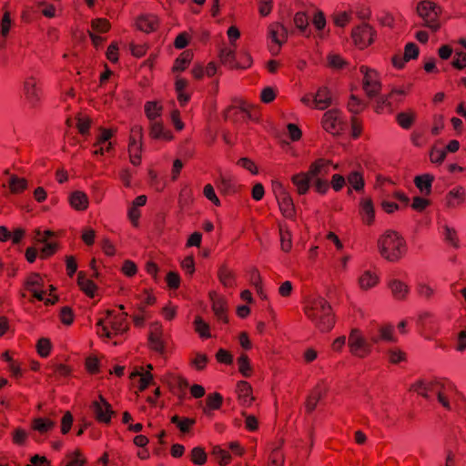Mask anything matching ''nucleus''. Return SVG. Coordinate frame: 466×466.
<instances>
[{
    "instance_id": "obj_1",
    "label": "nucleus",
    "mask_w": 466,
    "mask_h": 466,
    "mask_svg": "<svg viewBox=\"0 0 466 466\" xmlns=\"http://www.w3.org/2000/svg\"><path fill=\"white\" fill-rule=\"evenodd\" d=\"M417 391L426 399L436 398L439 405L448 411L458 410L464 401L463 395L457 387L445 379L421 381Z\"/></svg>"
},
{
    "instance_id": "obj_2",
    "label": "nucleus",
    "mask_w": 466,
    "mask_h": 466,
    "mask_svg": "<svg viewBox=\"0 0 466 466\" xmlns=\"http://www.w3.org/2000/svg\"><path fill=\"white\" fill-rule=\"evenodd\" d=\"M305 317L321 332L330 331L335 325V317L330 303L323 297H307L302 307Z\"/></svg>"
},
{
    "instance_id": "obj_3",
    "label": "nucleus",
    "mask_w": 466,
    "mask_h": 466,
    "mask_svg": "<svg viewBox=\"0 0 466 466\" xmlns=\"http://www.w3.org/2000/svg\"><path fill=\"white\" fill-rule=\"evenodd\" d=\"M377 246L380 256L390 262H398L408 251L404 238L399 232L390 229L379 237Z\"/></svg>"
},
{
    "instance_id": "obj_4",
    "label": "nucleus",
    "mask_w": 466,
    "mask_h": 466,
    "mask_svg": "<svg viewBox=\"0 0 466 466\" xmlns=\"http://www.w3.org/2000/svg\"><path fill=\"white\" fill-rule=\"evenodd\" d=\"M127 316V314L125 312L114 309L106 310L104 316L99 318L96 322V334L100 338L106 339L123 335L129 329Z\"/></svg>"
},
{
    "instance_id": "obj_5",
    "label": "nucleus",
    "mask_w": 466,
    "mask_h": 466,
    "mask_svg": "<svg viewBox=\"0 0 466 466\" xmlns=\"http://www.w3.org/2000/svg\"><path fill=\"white\" fill-rule=\"evenodd\" d=\"M24 286L34 299L44 301L46 305H54L57 301V296L54 294L55 287L46 283L44 278L38 273L29 274Z\"/></svg>"
},
{
    "instance_id": "obj_6",
    "label": "nucleus",
    "mask_w": 466,
    "mask_h": 466,
    "mask_svg": "<svg viewBox=\"0 0 466 466\" xmlns=\"http://www.w3.org/2000/svg\"><path fill=\"white\" fill-rule=\"evenodd\" d=\"M377 341V338L369 339L360 329L354 328L350 330L348 338L350 353L356 358H367L372 351V343Z\"/></svg>"
},
{
    "instance_id": "obj_7",
    "label": "nucleus",
    "mask_w": 466,
    "mask_h": 466,
    "mask_svg": "<svg viewBox=\"0 0 466 466\" xmlns=\"http://www.w3.org/2000/svg\"><path fill=\"white\" fill-rule=\"evenodd\" d=\"M416 11L426 27L433 32L440 29L441 7L439 5L431 0H422L418 3Z\"/></svg>"
},
{
    "instance_id": "obj_8",
    "label": "nucleus",
    "mask_w": 466,
    "mask_h": 466,
    "mask_svg": "<svg viewBox=\"0 0 466 466\" xmlns=\"http://www.w3.org/2000/svg\"><path fill=\"white\" fill-rule=\"evenodd\" d=\"M23 97L29 107H36L43 97L40 81L34 76H27L23 84Z\"/></svg>"
},
{
    "instance_id": "obj_9",
    "label": "nucleus",
    "mask_w": 466,
    "mask_h": 466,
    "mask_svg": "<svg viewBox=\"0 0 466 466\" xmlns=\"http://www.w3.org/2000/svg\"><path fill=\"white\" fill-rule=\"evenodd\" d=\"M272 191L282 214L286 218H292L295 214V207L293 199L284 185L279 181H273Z\"/></svg>"
},
{
    "instance_id": "obj_10",
    "label": "nucleus",
    "mask_w": 466,
    "mask_h": 466,
    "mask_svg": "<svg viewBox=\"0 0 466 466\" xmlns=\"http://www.w3.org/2000/svg\"><path fill=\"white\" fill-rule=\"evenodd\" d=\"M360 72L363 76L362 88L369 97L378 96L381 90V82L380 74L373 68L367 66H361Z\"/></svg>"
},
{
    "instance_id": "obj_11",
    "label": "nucleus",
    "mask_w": 466,
    "mask_h": 466,
    "mask_svg": "<svg viewBox=\"0 0 466 466\" xmlns=\"http://www.w3.org/2000/svg\"><path fill=\"white\" fill-rule=\"evenodd\" d=\"M143 127L140 125H134L130 130L128 143V154L131 164L138 166L141 163V153L143 147Z\"/></svg>"
},
{
    "instance_id": "obj_12",
    "label": "nucleus",
    "mask_w": 466,
    "mask_h": 466,
    "mask_svg": "<svg viewBox=\"0 0 466 466\" xmlns=\"http://www.w3.org/2000/svg\"><path fill=\"white\" fill-rule=\"evenodd\" d=\"M115 135V131L107 128H100L93 144L92 154L94 156H103L113 150V143L111 138Z\"/></svg>"
},
{
    "instance_id": "obj_13",
    "label": "nucleus",
    "mask_w": 466,
    "mask_h": 466,
    "mask_svg": "<svg viewBox=\"0 0 466 466\" xmlns=\"http://www.w3.org/2000/svg\"><path fill=\"white\" fill-rule=\"evenodd\" d=\"M321 123L323 128L332 135L340 134L345 126L341 112L336 109L327 111Z\"/></svg>"
},
{
    "instance_id": "obj_14",
    "label": "nucleus",
    "mask_w": 466,
    "mask_h": 466,
    "mask_svg": "<svg viewBox=\"0 0 466 466\" xmlns=\"http://www.w3.org/2000/svg\"><path fill=\"white\" fill-rule=\"evenodd\" d=\"M374 32L368 24H361L352 29L351 37L356 46L364 49L373 42Z\"/></svg>"
},
{
    "instance_id": "obj_15",
    "label": "nucleus",
    "mask_w": 466,
    "mask_h": 466,
    "mask_svg": "<svg viewBox=\"0 0 466 466\" xmlns=\"http://www.w3.org/2000/svg\"><path fill=\"white\" fill-rule=\"evenodd\" d=\"M380 281L377 269L369 268L360 271L357 279L358 287L362 291H368L376 288Z\"/></svg>"
},
{
    "instance_id": "obj_16",
    "label": "nucleus",
    "mask_w": 466,
    "mask_h": 466,
    "mask_svg": "<svg viewBox=\"0 0 466 466\" xmlns=\"http://www.w3.org/2000/svg\"><path fill=\"white\" fill-rule=\"evenodd\" d=\"M331 167L338 168V165H333L332 161L324 157L315 159L309 167V174L312 178H325L330 172Z\"/></svg>"
},
{
    "instance_id": "obj_17",
    "label": "nucleus",
    "mask_w": 466,
    "mask_h": 466,
    "mask_svg": "<svg viewBox=\"0 0 466 466\" xmlns=\"http://www.w3.org/2000/svg\"><path fill=\"white\" fill-rule=\"evenodd\" d=\"M448 208H460L466 203V189L462 186H456L450 189L444 198Z\"/></svg>"
},
{
    "instance_id": "obj_18",
    "label": "nucleus",
    "mask_w": 466,
    "mask_h": 466,
    "mask_svg": "<svg viewBox=\"0 0 466 466\" xmlns=\"http://www.w3.org/2000/svg\"><path fill=\"white\" fill-rule=\"evenodd\" d=\"M212 310L217 319L222 322H228V302L227 299L216 291L209 292Z\"/></svg>"
},
{
    "instance_id": "obj_19",
    "label": "nucleus",
    "mask_w": 466,
    "mask_h": 466,
    "mask_svg": "<svg viewBox=\"0 0 466 466\" xmlns=\"http://www.w3.org/2000/svg\"><path fill=\"white\" fill-rule=\"evenodd\" d=\"M407 91L402 87L392 88L389 95L381 96L377 101L376 112L380 113L385 106H391L393 104L400 103L403 100Z\"/></svg>"
},
{
    "instance_id": "obj_20",
    "label": "nucleus",
    "mask_w": 466,
    "mask_h": 466,
    "mask_svg": "<svg viewBox=\"0 0 466 466\" xmlns=\"http://www.w3.org/2000/svg\"><path fill=\"white\" fill-rule=\"evenodd\" d=\"M388 288L392 298L400 301L406 300L410 292L409 284L397 278H391L389 279Z\"/></svg>"
},
{
    "instance_id": "obj_21",
    "label": "nucleus",
    "mask_w": 466,
    "mask_h": 466,
    "mask_svg": "<svg viewBox=\"0 0 466 466\" xmlns=\"http://www.w3.org/2000/svg\"><path fill=\"white\" fill-rule=\"evenodd\" d=\"M92 409L99 422L108 423L110 421L113 410L110 404L102 396L93 402Z\"/></svg>"
},
{
    "instance_id": "obj_22",
    "label": "nucleus",
    "mask_w": 466,
    "mask_h": 466,
    "mask_svg": "<svg viewBox=\"0 0 466 466\" xmlns=\"http://www.w3.org/2000/svg\"><path fill=\"white\" fill-rule=\"evenodd\" d=\"M290 180L299 195H306L309 191L312 177L308 171L294 174Z\"/></svg>"
},
{
    "instance_id": "obj_23",
    "label": "nucleus",
    "mask_w": 466,
    "mask_h": 466,
    "mask_svg": "<svg viewBox=\"0 0 466 466\" xmlns=\"http://www.w3.org/2000/svg\"><path fill=\"white\" fill-rule=\"evenodd\" d=\"M420 320L424 321L423 325L425 329L422 334L423 338L426 340H433L435 336L440 332L438 320L430 313L421 314L420 316Z\"/></svg>"
},
{
    "instance_id": "obj_24",
    "label": "nucleus",
    "mask_w": 466,
    "mask_h": 466,
    "mask_svg": "<svg viewBox=\"0 0 466 466\" xmlns=\"http://www.w3.org/2000/svg\"><path fill=\"white\" fill-rule=\"evenodd\" d=\"M149 136L153 139L170 141L173 139L171 131L167 128L161 120L153 121L149 124Z\"/></svg>"
},
{
    "instance_id": "obj_25",
    "label": "nucleus",
    "mask_w": 466,
    "mask_h": 466,
    "mask_svg": "<svg viewBox=\"0 0 466 466\" xmlns=\"http://www.w3.org/2000/svg\"><path fill=\"white\" fill-rule=\"evenodd\" d=\"M361 221L370 226L374 223L375 220V209L372 203V200L369 198H361L360 201V210H359Z\"/></svg>"
},
{
    "instance_id": "obj_26",
    "label": "nucleus",
    "mask_w": 466,
    "mask_h": 466,
    "mask_svg": "<svg viewBox=\"0 0 466 466\" xmlns=\"http://www.w3.org/2000/svg\"><path fill=\"white\" fill-rule=\"evenodd\" d=\"M159 25L158 17L155 15H140L136 22L138 30L145 33H151L157 29Z\"/></svg>"
},
{
    "instance_id": "obj_27",
    "label": "nucleus",
    "mask_w": 466,
    "mask_h": 466,
    "mask_svg": "<svg viewBox=\"0 0 466 466\" xmlns=\"http://www.w3.org/2000/svg\"><path fill=\"white\" fill-rule=\"evenodd\" d=\"M68 201L70 207L76 211H85L89 206L87 195L80 190L72 192L68 197Z\"/></svg>"
},
{
    "instance_id": "obj_28",
    "label": "nucleus",
    "mask_w": 466,
    "mask_h": 466,
    "mask_svg": "<svg viewBox=\"0 0 466 466\" xmlns=\"http://www.w3.org/2000/svg\"><path fill=\"white\" fill-rule=\"evenodd\" d=\"M268 33L269 39L279 46H281L288 37L287 29L279 23L269 25Z\"/></svg>"
},
{
    "instance_id": "obj_29",
    "label": "nucleus",
    "mask_w": 466,
    "mask_h": 466,
    "mask_svg": "<svg viewBox=\"0 0 466 466\" xmlns=\"http://www.w3.org/2000/svg\"><path fill=\"white\" fill-rule=\"evenodd\" d=\"M331 104L330 91L325 87H319L314 95V108L318 110L326 109Z\"/></svg>"
},
{
    "instance_id": "obj_30",
    "label": "nucleus",
    "mask_w": 466,
    "mask_h": 466,
    "mask_svg": "<svg viewBox=\"0 0 466 466\" xmlns=\"http://www.w3.org/2000/svg\"><path fill=\"white\" fill-rule=\"evenodd\" d=\"M218 278L219 282L225 288L232 289L237 286L235 273L225 265H223L219 268V269L218 271Z\"/></svg>"
},
{
    "instance_id": "obj_31",
    "label": "nucleus",
    "mask_w": 466,
    "mask_h": 466,
    "mask_svg": "<svg viewBox=\"0 0 466 466\" xmlns=\"http://www.w3.org/2000/svg\"><path fill=\"white\" fill-rule=\"evenodd\" d=\"M77 284L80 289L89 298H94L97 290V286L93 280L87 279L86 274L80 271L77 275Z\"/></svg>"
},
{
    "instance_id": "obj_32",
    "label": "nucleus",
    "mask_w": 466,
    "mask_h": 466,
    "mask_svg": "<svg viewBox=\"0 0 466 466\" xmlns=\"http://www.w3.org/2000/svg\"><path fill=\"white\" fill-rule=\"evenodd\" d=\"M188 86V81L185 78L177 76L175 80V90L177 98L180 106H185L190 99V95L186 92Z\"/></svg>"
},
{
    "instance_id": "obj_33",
    "label": "nucleus",
    "mask_w": 466,
    "mask_h": 466,
    "mask_svg": "<svg viewBox=\"0 0 466 466\" xmlns=\"http://www.w3.org/2000/svg\"><path fill=\"white\" fill-rule=\"evenodd\" d=\"M237 393L239 400L243 405H250L253 400L252 388L250 384L245 380H241L237 385Z\"/></svg>"
},
{
    "instance_id": "obj_34",
    "label": "nucleus",
    "mask_w": 466,
    "mask_h": 466,
    "mask_svg": "<svg viewBox=\"0 0 466 466\" xmlns=\"http://www.w3.org/2000/svg\"><path fill=\"white\" fill-rule=\"evenodd\" d=\"M56 426V422L48 418H35L32 420L31 427L34 431L40 434L47 433L52 431Z\"/></svg>"
},
{
    "instance_id": "obj_35",
    "label": "nucleus",
    "mask_w": 466,
    "mask_h": 466,
    "mask_svg": "<svg viewBox=\"0 0 466 466\" xmlns=\"http://www.w3.org/2000/svg\"><path fill=\"white\" fill-rule=\"evenodd\" d=\"M130 378L134 380L138 378L137 389L139 391L145 390L150 384L153 383V375L149 371H144L141 368L140 370H135L130 374Z\"/></svg>"
},
{
    "instance_id": "obj_36",
    "label": "nucleus",
    "mask_w": 466,
    "mask_h": 466,
    "mask_svg": "<svg viewBox=\"0 0 466 466\" xmlns=\"http://www.w3.org/2000/svg\"><path fill=\"white\" fill-rule=\"evenodd\" d=\"M163 111V106L159 102L148 101L145 104V114L149 120V124L153 121L159 120Z\"/></svg>"
},
{
    "instance_id": "obj_37",
    "label": "nucleus",
    "mask_w": 466,
    "mask_h": 466,
    "mask_svg": "<svg viewBox=\"0 0 466 466\" xmlns=\"http://www.w3.org/2000/svg\"><path fill=\"white\" fill-rule=\"evenodd\" d=\"M37 7L39 12L46 18L59 16L62 13V8L59 5H56L45 1L39 2Z\"/></svg>"
},
{
    "instance_id": "obj_38",
    "label": "nucleus",
    "mask_w": 466,
    "mask_h": 466,
    "mask_svg": "<svg viewBox=\"0 0 466 466\" xmlns=\"http://www.w3.org/2000/svg\"><path fill=\"white\" fill-rule=\"evenodd\" d=\"M434 180V177L430 174H424L421 176H417L414 178L415 186L420 189L421 193L429 195L431 191L432 182Z\"/></svg>"
},
{
    "instance_id": "obj_39",
    "label": "nucleus",
    "mask_w": 466,
    "mask_h": 466,
    "mask_svg": "<svg viewBox=\"0 0 466 466\" xmlns=\"http://www.w3.org/2000/svg\"><path fill=\"white\" fill-rule=\"evenodd\" d=\"M416 119V113L413 110L400 112L396 116L397 123L403 129H410Z\"/></svg>"
},
{
    "instance_id": "obj_40",
    "label": "nucleus",
    "mask_w": 466,
    "mask_h": 466,
    "mask_svg": "<svg viewBox=\"0 0 466 466\" xmlns=\"http://www.w3.org/2000/svg\"><path fill=\"white\" fill-rule=\"evenodd\" d=\"M8 187L12 194H20L27 187V181L23 177L12 175L8 180Z\"/></svg>"
},
{
    "instance_id": "obj_41",
    "label": "nucleus",
    "mask_w": 466,
    "mask_h": 466,
    "mask_svg": "<svg viewBox=\"0 0 466 466\" xmlns=\"http://www.w3.org/2000/svg\"><path fill=\"white\" fill-rule=\"evenodd\" d=\"M222 404V396L219 393H212L207 397L206 406L203 408V412L209 415L212 410H218Z\"/></svg>"
},
{
    "instance_id": "obj_42",
    "label": "nucleus",
    "mask_w": 466,
    "mask_h": 466,
    "mask_svg": "<svg viewBox=\"0 0 466 466\" xmlns=\"http://www.w3.org/2000/svg\"><path fill=\"white\" fill-rule=\"evenodd\" d=\"M219 58L224 65L231 68L238 67V61L236 60L235 50L231 47H223L219 53Z\"/></svg>"
},
{
    "instance_id": "obj_43",
    "label": "nucleus",
    "mask_w": 466,
    "mask_h": 466,
    "mask_svg": "<svg viewBox=\"0 0 466 466\" xmlns=\"http://www.w3.org/2000/svg\"><path fill=\"white\" fill-rule=\"evenodd\" d=\"M11 28V18L9 12H5L0 23V49L5 46V39Z\"/></svg>"
},
{
    "instance_id": "obj_44",
    "label": "nucleus",
    "mask_w": 466,
    "mask_h": 466,
    "mask_svg": "<svg viewBox=\"0 0 466 466\" xmlns=\"http://www.w3.org/2000/svg\"><path fill=\"white\" fill-rule=\"evenodd\" d=\"M192 60V54L189 51H185L175 60L172 70L174 72L184 71Z\"/></svg>"
},
{
    "instance_id": "obj_45",
    "label": "nucleus",
    "mask_w": 466,
    "mask_h": 466,
    "mask_svg": "<svg viewBox=\"0 0 466 466\" xmlns=\"http://www.w3.org/2000/svg\"><path fill=\"white\" fill-rule=\"evenodd\" d=\"M417 294L425 299H430L434 296L435 289L431 284L425 281H418L416 285Z\"/></svg>"
},
{
    "instance_id": "obj_46",
    "label": "nucleus",
    "mask_w": 466,
    "mask_h": 466,
    "mask_svg": "<svg viewBox=\"0 0 466 466\" xmlns=\"http://www.w3.org/2000/svg\"><path fill=\"white\" fill-rule=\"evenodd\" d=\"M348 183L356 191H361L364 187V178L361 173L353 171L347 177Z\"/></svg>"
},
{
    "instance_id": "obj_47",
    "label": "nucleus",
    "mask_w": 466,
    "mask_h": 466,
    "mask_svg": "<svg viewBox=\"0 0 466 466\" xmlns=\"http://www.w3.org/2000/svg\"><path fill=\"white\" fill-rule=\"evenodd\" d=\"M212 454L218 460L219 466H227L232 459L231 454L218 445L213 448Z\"/></svg>"
},
{
    "instance_id": "obj_48",
    "label": "nucleus",
    "mask_w": 466,
    "mask_h": 466,
    "mask_svg": "<svg viewBox=\"0 0 466 466\" xmlns=\"http://www.w3.org/2000/svg\"><path fill=\"white\" fill-rule=\"evenodd\" d=\"M279 235H280L281 249L285 252H289L292 248V239H291L290 231L285 226H280Z\"/></svg>"
},
{
    "instance_id": "obj_49",
    "label": "nucleus",
    "mask_w": 466,
    "mask_h": 466,
    "mask_svg": "<svg viewBox=\"0 0 466 466\" xmlns=\"http://www.w3.org/2000/svg\"><path fill=\"white\" fill-rule=\"evenodd\" d=\"M86 458L79 450H76L66 454V461L65 466H84Z\"/></svg>"
},
{
    "instance_id": "obj_50",
    "label": "nucleus",
    "mask_w": 466,
    "mask_h": 466,
    "mask_svg": "<svg viewBox=\"0 0 466 466\" xmlns=\"http://www.w3.org/2000/svg\"><path fill=\"white\" fill-rule=\"evenodd\" d=\"M194 327L196 332L199 335L200 338L208 339L211 337L209 331V325L207 322H205L201 317H196L194 320Z\"/></svg>"
},
{
    "instance_id": "obj_51",
    "label": "nucleus",
    "mask_w": 466,
    "mask_h": 466,
    "mask_svg": "<svg viewBox=\"0 0 466 466\" xmlns=\"http://www.w3.org/2000/svg\"><path fill=\"white\" fill-rule=\"evenodd\" d=\"M238 370L244 377H250L252 372V368L248 360V357L246 354H242L238 359Z\"/></svg>"
},
{
    "instance_id": "obj_52",
    "label": "nucleus",
    "mask_w": 466,
    "mask_h": 466,
    "mask_svg": "<svg viewBox=\"0 0 466 466\" xmlns=\"http://www.w3.org/2000/svg\"><path fill=\"white\" fill-rule=\"evenodd\" d=\"M441 233L444 236V239L453 247L458 246V237L454 228L449 227L448 225H443L441 227Z\"/></svg>"
},
{
    "instance_id": "obj_53",
    "label": "nucleus",
    "mask_w": 466,
    "mask_h": 466,
    "mask_svg": "<svg viewBox=\"0 0 466 466\" xmlns=\"http://www.w3.org/2000/svg\"><path fill=\"white\" fill-rule=\"evenodd\" d=\"M191 461L196 465H203L207 461V453L201 447H195L191 451Z\"/></svg>"
},
{
    "instance_id": "obj_54",
    "label": "nucleus",
    "mask_w": 466,
    "mask_h": 466,
    "mask_svg": "<svg viewBox=\"0 0 466 466\" xmlns=\"http://www.w3.org/2000/svg\"><path fill=\"white\" fill-rule=\"evenodd\" d=\"M333 22L339 27L346 26L351 20V13L343 11L333 15Z\"/></svg>"
},
{
    "instance_id": "obj_55",
    "label": "nucleus",
    "mask_w": 466,
    "mask_h": 466,
    "mask_svg": "<svg viewBox=\"0 0 466 466\" xmlns=\"http://www.w3.org/2000/svg\"><path fill=\"white\" fill-rule=\"evenodd\" d=\"M446 154L444 148L434 146L430 152V159L434 164H441L446 157Z\"/></svg>"
},
{
    "instance_id": "obj_56",
    "label": "nucleus",
    "mask_w": 466,
    "mask_h": 466,
    "mask_svg": "<svg viewBox=\"0 0 466 466\" xmlns=\"http://www.w3.org/2000/svg\"><path fill=\"white\" fill-rule=\"evenodd\" d=\"M36 350H37V353L42 358H46L47 356H49L50 351H51V342H50V340L48 339H46V338L40 339L37 341Z\"/></svg>"
},
{
    "instance_id": "obj_57",
    "label": "nucleus",
    "mask_w": 466,
    "mask_h": 466,
    "mask_svg": "<svg viewBox=\"0 0 466 466\" xmlns=\"http://www.w3.org/2000/svg\"><path fill=\"white\" fill-rule=\"evenodd\" d=\"M294 24L296 27L304 32L309 25V18L305 12H297L294 15Z\"/></svg>"
},
{
    "instance_id": "obj_58",
    "label": "nucleus",
    "mask_w": 466,
    "mask_h": 466,
    "mask_svg": "<svg viewBox=\"0 0 466 466\" xmlns=\"http://www.w3.org/2000/svg\"><path fill=\"white\" fill-rule=\"evenodd\" d=\"M312 185L316 192L324 195L329 188V183L326 178H312Z\"/></svg>"
},
{
    "instance_id": "obj_59",
    "label": "nucleus",
    "mask_w": 466,
    "mask_h": 466,
    "mask_svg": "<svg viewBox=\"0 0 466 466\" xmlns=\"http://www.w3.org/2000/svg\"><path fill=\"white\" fill-rule=\"evenodd\" d=\"M419 55V47L414 43H409L405 46L403 59L405 61H410L411 59H415Z\"/></svg>"
},
{
    "instance_id": "obj_60",
    "label": "nucleus",
    "mask_w": 466,
    "mask_h": 466,
    "mask_svg": "<svg viewBox=\"0 0 466 466\" xmlns=\"http://www.w3.org/2000/svg\"><path fill=\"white\" fill-rule=\"evenodd\" d=\"M208 356L206 354L198 352L195 355V358L191 360V365L198 370H202L205 369L208 363Z\"/></svg>"
},
{
    "instance_id": "obj_61",
    "label": "nucleus",
    "mask_w": 466,
    "mask_h": 466,
    "mask_svg": "<svg viewBox=\"0 0 466 466\" xmlns=\"http://www.w3.org/2000/svg\"><path fill=\"white\" fill-rule=\"evenodd\" d=\"M203 194L210 202H212L215 206L218 207L220 206V200L217 197L214 187L211 184H207L204 187Z\"/></svg>"
},
{
    "instance_id": "obj_62",
    "label": "nucleus",
    "mask_w": 466,
    "mask_h": 466,
    "mask_svg": "<svg viewBox=\"0 0 466 466\" xmlns=\"http://www.w3.org/2000/svg\"><path fill=\"white\" fill-rule=\"evenodd\" d=\"M92 28L98 33H105L109 30L110 24L105 18H97L92 21Z\"/></svg>"
},
{
    "instance_id": "obj_63",
    "label": "nucleus",
    "mask_w": 466,
    "mask_h": 466,
    "mask_svg": "<svg viewBox=\"0 0 466 466\" xmlns=\"http://www.w3.org/2000/svg\"><path fill=\"white\" fill-rule=\"evenodd\" d=\"M312 24L315 26V28L319 31L324 29L326 26V17L324 15V13L320 10H318L312 18Z\"/></svg>"
},
{
    "instance_id": "obj_64",
    "label": "nucleus",
    "mask_w": 466,
    "mask_h": 466,
    "mask_svg": "<svg viewBox=\"0 0 466 466\" xmlns=\"http://www.w3.org/2000/svg\"><path fill=\"white\" fill-rule=\"evenodd\" d=\"M452 66L457 69H463L466 67V53L456 51Z\"/></svg>"
}]
</instances>
